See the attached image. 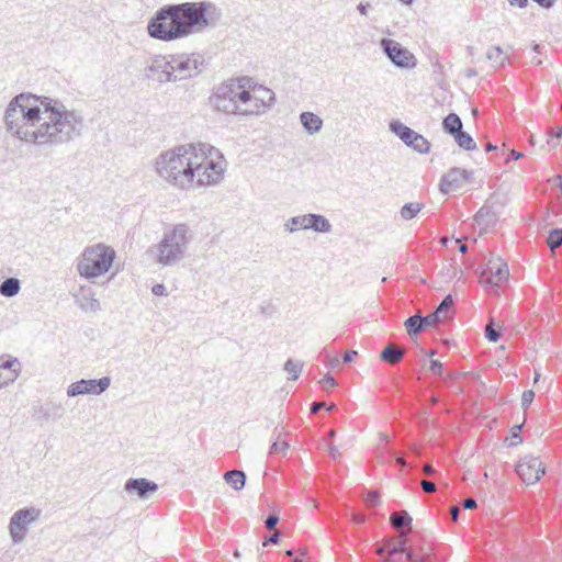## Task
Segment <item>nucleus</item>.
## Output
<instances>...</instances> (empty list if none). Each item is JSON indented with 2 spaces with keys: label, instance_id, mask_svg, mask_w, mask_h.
I'll use <instances>...</instances> for the list:
<instances>
[{
  "label": "nucleus",
  "instance_id": "f8f14e48",
  "mask_svg": "<svg viewBox=\"0 0 562 562\" xmlns=\"http://www.w3.org/2000/svg\"><path fill=\"white\" fill-rule=\"evenodd\" d=\"M169 55L151 57L144 69L145 77L159 85L173 82Z\"/></svg>",
  "mask_w": 562,
  "mask_h": 562
},
{
  "label": "nucleus",
  "instance_id": "09e8293b",
  "mask_svg": "<svg viewBox=\"0 0 562 562\" xmlns=\"http://www.w3.org/2000/svg\"><path fill=\"white\" fill-rule=\"evenodd\" d=\"M151 292L156 296L167 295L166 286L162 283H157L151 288Z\"/></svg>",
  "mask_w": 562,
  "mask_h": 562
},
{
  "label": "nucleus",
  "instance_id": "f03ea898",
  "mask_svg": "<svg viewBox=\"0 0 562 562\" xmlns=\"http://www.w3.org/2000/svg\"><path fill=\"white\" fill-rule=\"evenodd\" d=\"M205 145L177 146L161 153L155 161L160 178L178 188L191 186L196 178L199 186H214L221 182L225 168L205 155Z\"/></svg>",
  "mask_w": 562,
  "mask_h": 562
},
{
  "label": "nucleus",
  "instance_id": "9b49d317",
  "mask_svg": "<svg viewBox=\"0 0 562 562\" xmlns=\"http://www.w3.org/2000/svg\"><path fill=\"white\" fill-rule=\"evenodd\" d=\"M380 47L395 67L414 68L416 66L415 56L398 42L383 37L380 41Z\"/></svg>",
  "mask_w": 562,
  "mask_h": 562
},
{
  "label": "nucleus",
  "instance_id": "393cba45",
  "mask_svg": "<svg viewBox=\"0 0 562 562\" xmlns=\"http://www.w3.org/2000/svg\"><path fill=\"white\" fill-rule=\"evenodd\" d=\"M225 482L235 491H240L246 483V474L240 470H229L224 474Z\"/></svg>",
  "mask_w": 562,
  "mask_h": 562
},
{
  "label": "nucleus",
  "instance_id": "f257e3e1",
  "mask_svg": "<svg viewBox=\"0 0 562 562\" xmlns=\"http://www.w3.org/2000/svg\"><path fill=\"white\" fill-rule=\"evenodd\" d=\"M4 124L12 136L38 146L67 144L85 128L83 117L61 101L25 92L9 102Z\"/></svg>",
  "mask_w": 562,
  "mask_h": 562
},
{
  "label": "nucleus",
  "instance_id": "79ce46f5",
  "mask_svg": "<svg viewBox=\"0 0 562 562\" xmlns=\"http://www.w3.org/2000/svg\"><path fill=\"white\" fill-rule=\"evenodd\" d=\"M429 370L437 376H443V364L439 360L430 359Z\"/></svg>",
  "mask_w": 562,
  "mask_h": 562
},
{
  "label": "nucleus",
  "instance_id": "c9c22d12",
  "mask_svg": "<svg viewBox=\"0 0 562 562\" xmlns=\"http://www.w3.org/2000/svg\"><path fill=\"white\" fill-rule=\"evenodd\" d=\"M281 434L278 435L277 439L272 442L269 454H281L282 457L286 456V451L290 448L289 442L280 441Z\"/></svg>",
  "mask_w": 562,
  "mask_h": 562
},
{
  "label": "nucleus",
  "instance_id": "39448f33",
  "mask_svg": "<svg viewBox=\"0 0 562 562\" xmlns=\"http://www.w3.org/2000/svg\"><path fill=\"white\" fill-rule=\"evenodd\" d=\"M115 259V251L102 243L87 246L77 258L76 270L80 277L93 280L106 273Z\"/></svg>",
  "mask_w": 562,
  "mask_h": 562
},
{
  "label": "nucleus",
  "instance_id": "6e6552de",
  "mask_svg": "<svg viewBox=\"0 0 562 562\" xmlns=\"http://www.w3.org/2000/svg\"><path fill=\"white\" fill-rule=\"evenodd\" d=\"M239 79L222 83L210 98L211 104L220 112L237 114L239 110V101L237 100V92L239 91Z\"/></svg>",
  "mask_w": 562,
  "mask_h": 562
},
{
  "label": "nucleus",
  "instance_id": "4be33fe9",
  "mask_svg": "<svg viewBox=\"0 0 562 562\" xmlns=\"http://www.w3.org/2000/svg\"><path fill=\"white\" fill-rule=\"evenodd\" d=\"M0 370L5 371L7 375L14 382L21 373V363L16 357L2 355L0 356Z\"/></svg>",
  "mask_w": 562,
  "mask_h": 562
},
{
  "label": "nucleus",
  "instance_id": "bf43d9fd",
  "mask_svg": "<svg viewBox=\"0 0 562 562\" xmlns=\"http://www.w3.org/2000/svg\"><path fill=\"white\" fill-rule=\"evenodd\" d=\"M326 406V403L325 402H315L311 405V412L313 414L317 413L321 408L325 407Z\"/></svg>",
  "mask_w": 562,
  "mask_h": 562
},
{
  "label": "nucleus",
  "instance_id": "a878e982",
  "mask_svg": "<svg viewBox=\"0 0 562 562\" xmlns=\"http://www.w3.org/2000/svg\"><path fill=\"white\" fill-rule=\"evenodd\" d=\"M442 128L446 133L454 136L462 131V121L456 113H449L442 121Z\"/></svg>",
  "mask_w": 562,
  "mask_h": 562
},
{
  "label": "nucleus",
  "instance_id": "a211bd4d",
  "mask_svg": "<svg viewBox=\"0 0 562 562\" xmlns=\"http://www.w3.org/2000/svg\"><path fill=\"white\" fill-rule=\"evenodd\" d=\"M158 488L157 483L145 477L128 479L124 484L125 492L131 495H136L140 499L149 498Z\"/></svg>",
  "mask_w": 562,
  "mask_h": 562
},
{
  "label": "nucleus",
  "instance_id": "dca6fc26",
  "mask_svg": "<svg viewBox=\"0 0 562 562\" xmlns=\"http://www.w3.org/2000/svg\"><path fill=\"white\" fill-rule=\"evenodd\" d=\"M473 172L453 167L440 180L439 189L443 194L461 189L472 177Z\"/></svg>",
  "mask_w": 562,
  "mask_h": 562
},
{
  "label": "nucleus",
  "instance_id": "9d476101",
  "mask_svg": "<svg viewBox=\"0 0 562 562\" xmlns=\"http://www.w3.org/2000/svg\"><path fill=\"white\" fill-rule=\"evenodd\" d=\"M390 131L396 135L407 147L413 148L419 154L430 151V143L419 133L406 126L400 121H392L389 124Z\"/></svg>",
  "mask_w": 562,
  "mask_h": 562
},
{
  "label": "nucleus",
  "instance_id": "e433bc0d",
  "mask_svg": "<svg viewBox=\"0 0 562 562\" xmlns=\"http://www.w3.org/2000/svg\"><path fill=\"white\" fill-rule=\"evenodd\" d=\"M547 244L551 250L560 247L562 245V228L551 229L547 238Z\"/></svg>",
  "mask_w": 562,
  "mask_h": 562
},
{
  "label": "nucleus",
  "instance_id": "2f4dec72",
  "mask_svg": "<svg viewBox=\"0 0 562 562\" xmlns=\"http://www.w3.org/2000/svg\"><path fill=\"white\" fill-rule=\"evenodd\" d=\"M453 138L458 146L464 150L471 151L476 148V143L474 142L472 136L469 133L464 132L463 130L456 134Z\"/></svg>",
  "mask_w": 562,
  "mask_h": 562
},
{
  "label": "nucleus",
  "instance_id": "5fc2aeb1",
  "mask_svg": "<svg viewBox=\"0 0 562 562\" xmlns=\"http://www.w3.org/2000/svg\"><path fill=\"white\" fill-rule=\"evenodd\" d=\"M462 506L464 509H473L477 506V503L473 498H467L463 501Z\"/></svg>",
  "mask_w": 562,
  "mask_h": 562
},
{
  "label": "nucleus",
  "instance_id": "7ed1b4c3",
  "mask_svg": "<svg viewBox=\"0 0 562 562\" xmlns=\"http://www.w3.org/2000/svg\"><path fill=\"white\" fill-rule=\"evenodd\" d=\"M222 15L221 8L211 1L167 4L150 18L147 32L151 38L171 42L216 26Z\"/></svg>",
  "mask_w": 562,
  "mask_h": 562
},
{
  "label": "nucleus",
  "instance_id": "b1692460",
  "mask_svg": "<svg viewBox=\"0 0 562 562\" xmlns=\"http://www.w3.org/2000/svg\"><path fill=\"white\" fill-rule=\"evenodd\" d=\"M404 356L405 349H397L391 344L386 345L380 353L381 360L391 366L400 363Z\"/></svg>",
  "mask_w": 562,
  "mask_h": 562
},
{
  "label": "nucleus",
  "instance_id": "49530a36",
  "mask_svg": "<svg viewBox=\"0 0 562 562\" xmlns=\"http://www.w3.org/2000/svg\"><path fill=\"white\" fill-rule=\"evenodd\" d=\"M278 522H279V516L277 514H270L267 517L265 525L268 529L272 530L278 525Z\"/></svg>",
  "mask_w": 562,
  "mask_h": 562
},
{
  "label": "nucleus",
  "instance_id": "4c0bfd02",
  "mask_svg": "<svg viewBox=\"0 0 562 562\" xmlns=\"http://www.w3.org/2000/svg\"><path fill=\"white\" fill-rule=\"evenodd\" d=\"M485 337L492 342H496L501 338V333L495 328V322L493 319H490L485 327Z\"/></svg>",
  "mask_w": 562,
  "mask_h": 562
},
{
  "label": "nucleus",
  "instance_id": "5701e85b",
  "mask_svg": "<svg viewBox=\"0 0 562 562\" xmlns=\"http://www.w3.org/2000/svg\"><path fill=\"white\" fill-rule=\"evenodd\" d=\"M300 122L305 131L311 135L318 133L323 126V120L318 115L308 111L300 114Z\"/></svg>",
  "mask_w": 562,
  "mask_h": 562
},
{
  "label": "nucleus",
  "instance_id": "37998d69",
  "mask_svg": "<svg viewBox=\"0 0 562 562\" xmlns=\"http://www.w3.org/2000/svg\"><path fill=\"white\" fill-rule=\"evenodd\" d=\"M535 400V392L532 390H527L521 395V407L527 409Z\"/></svg>",
  "mask_w": 562,
  "mask_h": 562
},
{
  "label": "nucleus",
  "instance_id": "7c9ffc66",
  "mask_svg": "<svg viewBox=\"0 0 562 562\" xmlns=\"http://www.w3.org/2000/svg\"><path fill=\"white\" fill-rule=\"evenodd\" d=\"M486 58L494 63L495 67H503L508 61V56L504 54L501 46H492L486 52Z\"/></svg>",
  "mask_w": 562,
  "mask_h": 562
},
{
  "label": "nucleus",
  "instance_id": "e2e57ef3",
  "mask_svg": "<svg viewBox=\"0 0 562 562\" xmlns=\"http://www.w3.org/2000/svg\"><path fill=\"white\" fill-rule=\"evenodd\" d=\"M423 471H424L425 474H428V475H434L435 474V470H434V468L430 464H425L424 468H423Z\"/></svg>",
  "mask_w": 562,
  "mask_h": 562
},
{
  "label": "nucleus",
  "instance_id": "4468645a",
  "mask_svg": "<svg viewBox=\"0 0 562 562\" xmlns=\"http://www.w3.org/2000/svg\"><path fill=\"white\" fill-rule=\"evenodd\" d=\"M111 384V379L109 376H103L101 379H90V380H79L77 382L71 383L67 389V395L69 397H75L83 394H94L100 395Z\"/></svg>",
  "mask_w": 562,
  "mask_h": 562
},
{
  "label": "nucleus",
  "instance_id": "412c9836",
  "mask_svg": "<svg viewBox=\"0 0 562 562\" xmlns=\"http://www.w3.org/2000/svg\"><path fill=\"white\" fill-rule=\"evenodd\" d=\"M498 214L490 204L483 205L474 215L475 223L483 229H487L496 224Z\"/></svg>",
  "mask_w": 562,
  "mask_h": 562
},
{
  "label": "nucleus",
  "instance_id": "473e14b6",
  "mask_svg": "<svg viewBox=\"0 0 562 562\" xmlns=\"http://www.w3.org/2000/svg\"><path fill=\"white\" fill-rule=\"evenodd\" d=\"M424 207L423 203L412 202L406 203L401 209V216L403 220L409 221L414 218Z\"/></svg>",
  "mask_w": 562,
  "mask_h": 562
},
{
  "label": "nucleus",
  "instance_id": "680f3d73",
  "mask_svg": "<svg viewBox=\"0 0 562 562\" xmlns=\"http://www.w3.org/2000/svg\"><path fill=\"white\" fill-rule=\"evenodd\" d=\"M450 513H451L452 520L456 521L458 519V517H459L460 509L457 506H452Z\"/></svg>",
  "mask_w": 562,
  "mask_h": 562
},
{
  "label": "nucleus",
  "instance_id": "2eb2a0df",
  "mask_svg": "<svg viewBox=\"0 0 562 562\" xmlns=\"http://www.w3.org/2000/svg\"><path fill=\"white\" fill-rule=\"evenodd\" d=\"M240 88L237 92V100L239 101L238 115H260L265 111L259 106V102L254 100V93L250 91V87L247 85L250 82L249 78H239Z\"/></svg>",
  "mask_w": 562,
  "mask_h": 562
},
{
  "label": "nucleus",
  "instance_id": "a19ab883",
  "mask_svg": "<svg viewBox=\"0 0 562 562\" xmlns=\"http://www.w3.org/2000/svg\"><path fill=\"white\" fill-rule=\"evenodd\" d=\"M364 502L368 507H375L380 503V495L376 491H370L364 497Z\"/></svg>",
  "mask_w": 562,
  "mask_h": 562
},
{
  "label": "nucleus",
  "instance_id": "a18cd8bd",
  "mask_svg": "<svg viewBox=\"0 0 562 562\" xmlns=\"http://www.w3.org/2000/svg\"><path fill=\"white\" fill-rule=\"evenodd\" d=\"M280 538H281V533L279 531H276L269 536H267L262 542V544L265 547H267L268 544H277L279 543L280 541Z\"/></svg>",
  "mask_w": 562,
  "mask_h": 562
},
{
  "label": "nucleus",
  "instance_id": "864d4df0",
  "mask_svg": "<svg viewBox=\"0 0 562 562\" xmlns=\"http://www.w3.org/2000/svg\"><path fill=\"white\" fill-rule=\"evenodd\" d=\"M327 452L330 456V458H333L334 460H336L340 456L338 448L336 446H334L333 443L328 445Z\"/></svg>",
  "mask_w": 562,
  "mask_h": 562
},
{
  "label": "nucleus",
  "instance_id": "8fccbe9b",
  "mask_svg": "<svg viewBox=\"0 0 562 562\" xmlns=\"http://www.w3.org/2000/svg\"><path fill=\"white\" fill-rule=\"evenodd\" d=\"M463 373L457 371L449 372L446 375L443 374V383H447L448 381H456L460 379Z\"/></svg>",
  "mask_w": 562,
  "mask_h": 562
},
{
  "label": "nucleus",
  "instance_id": "13d9d810",
  "mask_svg": "<svg viewBox=\"0 0 562 562\" xmlns=\"http://www.w3.org/2000/svg\"><path fill=\"white\" fill-rule=\"evenodd\" d=\"M562 135V127H552L549 131V136L551 138H560Z\"/></svg>",
  "mask_w": 562,
  "mask_h": 562
},
{
  "label": "nucleus",
  "instance_id": "bb28decb",
  "mask_svg": "<svg viewBox=\"0 0 562 562\" xmlns=\"http://www.w3.org/2000/svg\"><path fill=\"white\" fill-rule=\"evenodd\" d=\"M21 290V282L18 278H7L0 284V294L4 297H13Z\"/></svg>",
  "mask_w": 562,
  "mask_h": 562
},
{
  "label": "nucleus",
  "instance_id": "c756f323",
  "mask_svg": "<svg viewBox=\"0 0 562 562\" xmlns=\"http://www.w3.org/2000/svg\"><path fill=\"white\" fill-rule=\"evenodd\" d=\"M435 312L441 317L443 322L452 318L454 313L452 295H446L443 300L440 302V304L437 306Z\"/></svg>",
  "mask_w": 562,
  "mask_h": 562
},
{
  "label": "nucleus",
  "instance_id": "1a4fd4ad",
  "mask_svg": "<svg viewBox=\"0 0 562 562\" xmlns=\"http://www.w3.org/2000/svg\"><path fill=\"white\" fill-rule=\"evenodd\" d=\"M284 228L289 233H294L299 228L312 229L316 233H329L331 232V224L324 215L310 213L289 218Z\"/></svg>",
  "mask_w": 562,
  "mask_h": 562
},
{
  "label": "nucleus",
  "instance_id": "aec40b11",
  "mask_svg": "<svg viewBox=\"0 0 562 562\" xmlns=\"http://www.w3.org/2000/svg\"><path fill=\"white\" fill-rule=\"evenodd\" d=\"M250 91L254 93V100L259 102V106L266 112L276 101L274 92L263 86L255 85L250 87Z\"/></svg>",
  "mask_w": 562,
  "mask_h": 562
},
{
  "label": "nucleus",
  "instance_id": "0eeeda50",
  "mask_svg": "<svg viewBox=\"0 0 562 562\" xmlns=\"http://www.w3.org/2000/svg\"><path fill=\"white\" fill-rule=\"evenodd\" d=\"M41 516L42 509L34 506L23 507L14 512L10 517L8 526L12 543H22L30 531V527L36 522Z\"/></svg>",
  "mask_w": 562,
  "mask_h": 562
},
{
  "label": "nucleus",
  "instance_id": "de8ad7c7",
  "mask_svg": "<svg viewBox=\"0 0 562 562\" xmlns=\"http://www.w3.org/2000/svg\"><path fill=\"white\" fill-rule=\"evenodd\" d=\"M13 380L7 375L5 371L0 370V390L7 387L8 385L12 384Z\"/></svg>",
  "mask_w": 562,
  "mask_h": 562
},
{
  "label": "nucleus",
  "instance_id": "338daca9",
  "mask_svg": "<svg viewBox=\"0 0 562 562\" xmlns=\"http://www.w3.org/2000/svg\"><path fill=\"white\" fill-rule=\"evenodd\" d=\"M521 157H522V153H519V151H516V150L512 151V158L513 159L517 160V159H519Z\"/></svg>",
  "mask_w": 562,
  "mask_h": 562
},
{
  "label": "nucleus",
  "instance_id": "f704fd0d",
  "mask_svg": "<svg viewBox=\"0 0 562 562\" xmlns=\"http://www.w3.org/2000/svg\"><path fill=\"white\" fill-rule=\"evenodd\" d=\"M302 368H303L302 362H300L297 360H292V359H289L284 364V370L288 371L289 374H291L289 380H292V381L297 380V378L302 371Z\"/></svg>",
  "mask_w": 562,
  "mask_h": 562
},
{
  "label": "nucleus",
  "instance_id": "4d7b16f0",
  "mask_svg": "<svg viewBox=\"0 0 562 562\" xmlns=\"http://www.w3.org/2000/svg\"><path fill=\"white\" fill-rule=\"evenodd\" d=\"M351 519L355 524H363L366 521V515L362 513H353Z\"/></svg>",
  "mask_w": 562,
  "mask_h": 562
},
{
  "label": "nucleus",
  "instance_id": "3c124183",
  "mask_svg": "<svg viewBox=\"0 0 562 562\" xmlns=\"http://www.w3.org/2000/svg\"><path fill=\"white\" fill-rule=\"evenodd\" d=\"M420 485L423 487V490L427 493H431V492H435L436 491V485L435 483L430 482V481H422L420 482Z\"/></svg>",
  "mask_w": 562,
  "mask_h": 562
},
{
  "label": "nucleus",
  "instance_id": "423d86ee",
  "mask_svg": "<svg viewBox=\"0 0 562 562\" xmlns=\"http://www.w3.org/2000/svg\"><path fill=\"white\" fill-rule=\"evenodd\" d=\"M173 82L194 78L205 67V59L202 55L192 53L168 54Z\"/></svg>",
  "mask_w": 562,
  "mask_h": 562
},
{
  "label": "nucleus",
  "instance_id": "c85d7f7f",
  "mask_svg": "<svg viewBox=\"0 0 562 562\" xmlns=\"http://www.w3.org/2000/svg\"><path fill=\"white\" fill-rule=\"evenodd\" d=\"M38 413L44 420H55L63 416V408L59 405L50 402L43 404L40 407Z\"/></svg>",
  "mask_w": 562,
  "mask_h": 562
},
{
  "label": "nucleus",
  "instance_id": "72a5a7b5",
  "mask_svg": "<svg viewBox=\"0 0 562 562\" xmlns=\"http://www.w3.org/2000/svg\"><path fill=\"white\" fill-rule=\"evenodd\" d=\"M412 521H413V519L407 512L393 513L390 516V522L394 528H402L404 526H409V525H412Z\"/></svg>",
  "mask_w": 562,
  "mask_h": 562
},
{
  "label": "nucleus",
  "instance_id": "774afa93",
  "mask_svg": "<svg viewBox=\"0 0 562 562\" xmlns=\"http://www.w3.org/2000/svg\"><path fill=\"white\" fill-rule=\"evenodd\" d=\"M496 149V146L491 144V143H487L486 146H485V150L488 153V151H492Z\"/></svg>",
  "mask_w": 562,
  "mask_h": 562
},
{
  "label": "nucleus",
  "instance_id": "58836bf2",
  "mask_svg": "<svg viewBox=\"0 0 562 562\" xmlns=\"http://www.w3.org/2000/svg\"><path fill=\"white\" fill-rule=\"evenodd\" d=\"M422 321L425 326V329L429 326H435L436 324L443 322L435 311L426 316L422 315Z\"/></svg>",
  "mask_w": 562,
  "mask_h": 562
},
{
  "label": "nucleus",
  "instance_id": "69168bd1",
  "mask_svg": "<svg viewBox=\"0 0 562 562\" xmlns=\"http://www.w3.org/2000/svg\"><path fill=\"white\" fill-rule=\"evenodd\" d=\"M465 76H467L468 78L474 77V76H476V70H475V69L470 68V69H468V70L465 71Z\"/></svg>",
  "mask_w": 562,
  "mask_h": 562
},
{
  "label": "nucleus",
  "instance_id": "c03bdc74",
  "mask_svg": "<svg viewBox=\"0 0 562 562\" xmlns=\"http://www.w3.org/2000/svg\"><path fill=\"white\" fill-rule=\"evenodd\" d=\"M321 383L323 384V387H324L325 390H329V389L335 387V386L337 385V381H336V380H335V378H334L331 374H329V373H327V374L323 378V380L321 381Z\"/></svg>",
  "mask_w": 562,
  "mask_h": 562
},
{
  "label": "nucleus",
  "instance_id": "0e129e2a",
  "mask_svg": "<svg viewBox=\"0 0 562 562\" xmlns=\"http://www.w3.org/2000/svg\"><path fill=\"white\" fill-rule=\"evenodd\" d=\"M394 460L401 467H405L406 465V462H405V460L402 457H395Z\"/></svg>",
  "mask_w": 562,
  "mask_h": 562
},
{
  "label": "nucleus",
  "instance_id": "603ef678",
  "mask_svg": "<svg viewBox=\"0 0 562 562\" xmlns=\"http://www.w3.org/2000/svg\"><path fill=\"white\" fill-rule=\"evenodd\" d=\"M371 8V4L369 2H360L358 5H357V10L358 12L361 14V15H367L368 14V10Z\"/></svg>",
  "mask_w": 562,
  "mask_h": 562
},
{
  "label": "nucleus",
  "instance_id": "ddd939ff",
  "mask_svg": "<svg viewBox=\"0 0 562 562\" xmlns=\"http://www.w3.org/2000/svg\"><path fill=\"white\" fill-rule=\"evenodd\" d=\"M516 473L527 485L537 483L546 473V468L539 458L524 457L516 465Z\"/></svg>",
  "mask_w": 562,
  "mask_h": 562
},
{
  "label": "nucleus",
  "instance_id": "f3484780",
  "mask_svg": "<svg viewBox=\"0 0 562 562\" xmlns=\"http://www.w3.org/2000/svg\"><path fill=\"white\" fill-rule=\"evenodd\" d=\"M509 271L507 265L501 259L490 260L481 273V282L491 286H498L508 279Z\"/></svg>",
  "mask_w": 562,
  "mask_h": 562
},
{
  "label": "nucleus",
  "instance_id": "cd10ccee",
  "mask_svg": "<svg viewBox=\"0 0 562 562\" xmlns=\"http://www.w3.org/2000/svg\"><path fill=\"white\" fill-rule=\"evenodd\" d=\"M404 326L409 337H417L423 330H425L420 313H416L408 317L405 321Z\"/></svg>",
  "mask_w": 562,
  "mask_h": 562
},
{
  "label": "nucleus",
  "instance_id": "6e6d98bb",
  "mask_svg": "<svg viewBox=\"0 0 562 562\" xmlns=\"http://www.w3.org/2000/svg\"><path fill=\"white\" fill-rule=\"evenodd\" d=\"M356 356H357V351H355V350H349V351L345 352V355L342 357L344 363H350Z\"/></svg>",
  "mask_w": 562,
  "mask_h": 562
},
{
  "label": "nucleus",
  "instance_id": "052dcab7",
  "mask_svg": "<svg viewBox=\"0 0 562 562\" xmlns=\"http://www.w3.org/2000/svg\"><path fill=\"white\" fill-rule=\"evenodd\" d=\"M513 7L525 8L528 4V0H508Z\"/></svg>",
  "mask_w": 562,
  "mask_h": 562
},
{
  "label": "nucleus",
  "instance_id": "6ab92c4d",
  "mask_svg": "<svg viewBox=\"0 0 562 562\" xmlns=\"http://www.w3.org/2000/svg\"><path fill=\"white\" fill-rule=\"evenodd\" d=\"M75 300L83 312H98L101 308L100 302L93 297L90 286H81L75 294Z\"/></svg>",
  "mask_w": 562,
  "mask_h": 562
},
{
  "label": "nucleus",
  "instance_id": "20e7f679",
  "mask_svg": "<svg viewBox=\"0 0 562 562\" xmlns=\"http://www.w3.org/2000/svg\"><path fill=\"white\" fill-rule=\"evenodd\" d=\"M190 240L189 227L186 224H177L165 231L162 239L156 246V262L164 267L178 263L183 259Z\"/></svg>",
  "mask_w": 562,
  "mask_h": 562
},
{
  "label": "nucleus",
  "instance_id": "ea45409f",
  "mask_svg": "<svg viewBox=\"0 0 562 562\" xmlns=\"http://www.w3.org/2000/svg\"><path fill=\"white\" fill-rule=\"evenodd\" d=\"M521 430H522V425H515L510 429V437L513 439V441L509 443L510 447L521 443V441H522Z\"/></svg>",
  "mask_w": 562,
  "mask_h": 562
}]
</instances>
